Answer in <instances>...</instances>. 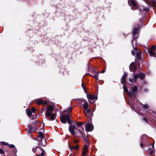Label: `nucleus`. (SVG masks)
I'll return each mask as SVG.
<instances>
[{"label":"nucleus","mask_w":156,"mask_h":156,"mask_svg":"<svg viewBox=\"0 0 156 156\" xmlns=\"http://www.w3.org/2000/svg\"><path fill=\"white\" fill-rule=\"evenodd\" d=\"M82 123L80 122L76 123V125L77 127L78 128L76 127L75 125L73 127L70 126L69 128V130L71 133L73 135L77 136H79L83 134V133L81 130V129L84 131L83 129L81 126Z\"/></svg>","instance_id":"nucleus-1"},{"label":"nucleus","mask_w":156,"mask_h":156,"mask_svg":"<svg viewBox=\"0 0 156 156\" xmlns=\"http://www.w3.org/2000/svg\"><path fill=\"white\" fill-rule=\"evenodd\" d=\"M72 109L71 107H69L67 110H65L63 114L60 116V121L64 124L66 123L67 122L68 124H70L71 121L69 118L70 113L71 112Z\"/></svg>","instance_id":"nucleus-2"},{"label":"nucleus","mask_w":156,"mask_h":156,"mask_svg":"<svg viewBox=\"0 0 156 156\" xmlns=\"http://www.w3.org/2000/svg\"><path fill=\"white\" fill-rule=\"evenodd\" d=\"M54 109V107L52 105H48L46 111V116L47 117H50V120L51 121L55 119V114L52 113Z\"/></svg>","instance_id":"nucleus-3"},{"label":"nucleus","mask_w":156,"mask_h":156,"mask_svg":"<svg viewBox=\"0 0 156 156\" xmlns=\"http://www.w3.org/2000/svg\"><path fill=\"white\" fill-rule=\"evenodd\" d=\"M128 3L130 5L132 6L131 9L133 10H135L138 8L137 4L134 0H129Z\"/></svg>","instance_id":"nucleus-4"},{"label":"nucleus","mask_w":156,"mask_h":156,"mask_svg":"<svg viewBox=\"0 0 156 156\" xmlns=\"http://www.w3.org/2000/svg\"><path fill=\"white\" fill-rule=\"evenodd\" d=\"M89 146H87L86 145H84L82 149V151L81 156H89L88 155Z\"/></svg>","instance_id":"nucleus-5"},{"label":"nucleus","mask_w":156,"mask_h":156,"mask_svg":"<svg viewBox=\"0 0 156 156\" xmlns=\"http://www.w3.org/2000/svg\"><path fill=\"white\" fill-rule=\"evenodd\" d=\"M147 49L151 56L154 57H156V54L153 52V51L156 49V46L155 45L152 46L150 49L148 48H147Z\"/></svg>","instance_id":"nucleus-6"},{"label":"nucleus","mask_w":156,"mask_h":156,"mask_svg":"<svg viewBox=\"0 0 156 156\" xmlns=\"http://www.w3.org/2000/svg\"><path fill=\"white\" fill-rule=\"evenodd\" d=\"M87 97L88 98L89 102L90 103L93 102L91 101V100L94 101L95 100L96 101L97 99V97L95 95L87 94Z\"/></svg>","instance_id":"nucleus-7"},{"label":"nucleus","mask_w":156,"mask_h":156,"mask_svg":"<svg viewBox=\"0 0 156 156\" xmlns=\"http://www.w3.org/2000/svg\"><path fill=\"white\" fill-rule=\"evenodd\" d=\"M137 68L136 64L135 62H132L129 66V69L130 71L133 72L134 73L135 72Z\"/></svg>","instance_id":"nucleus-8"},{"label":"nucleus","mask_w":156,"mask_h":156,"mask_svg":"<svg viewBox=\"0 0 156 156\" xmlns=\"http://www.w3.org/2000/svg\"><path fill=\"white\" fill-rule=\"evenodd\" d=\"M86 130L88 131H91L93 129V126L90 123L87 124L86 126Z\"/></svg>","instance_id":"nucleus-9"},{"label":"nucleus","mask_w":156,"mask_h":156,"mask_svg":"<svg viewBox=\"0 0 156 156\" xmlns=\"http://www.w3.org/2000/svg\"><path fill=\"white\" fill-rule=\"evenodd\" d=\"M141 52L139 50L137 51L136 58L139 60L142 61L143 60V59L141 58Z\"/></svg>","instance_id":"nucleus-10"},{"label":"nucleus","mask_w":156,"mask_h":156,"mask_svg":"<svg viewBox=\"0 0 156 156\" xmlns=\"http://www.w3.org/2000/svg\"><path fill=\"white\" fill-rule=\"evenodd\" d=\"M84 112L86 116H90L91 114V110L90 109H87L84 110Z\"/></svg>","instance_id":"nucleus-11"},{"label":"nucleus","mask_w":156,"mask_h":156,"mask_svg":"<svg viewBox=\"0 0 156 156\" xmlns=\"http://www.w3.org/2000/svg\"><path fill=\"white\" fill-rule=\"evenodd\" d=\"M127 74L125 73L122 76L121 79V83L122 84H124L126 82V79Z\"/></svg>","instance_id":"nucleus-12"},{"label":"nucleus","mask_w":156,"mask_h":156,"mask_svg":"<svg viewBox=\"0 0 156 156\" xmlns=\"http://www.w3.org/2000/svg\"><path fill=\"white\" fill-rule=\"evenodd\" d=\"M40 150L41 151V153L39 155H37V153L36 154V155L37 156H44V154L45 153V151L43 149L41 148L40 149Z\"/></svg>","instance_id":"nucleus-13"},{"label":"nucleus","mask_w":156,"mask_h":156,"mask_svg":"<svg viewBox=\"0 0 156 156\" xmlns=\"http://www.w3.org/2000/svg\"><path fill=\"white\" fill-rule=\"evenodd\" d=\"M35 101L37 104L38 105H40L43 103V100L41 99H36Z\"/></svg>","instance_id":"nucleus-14"},{"label":"nucleus","mask_w":156,"mask_h":156,"mask_svg":"<svg viewBox=\"0 0 156 156\" xmlns=\"http://www.w3.org/2000/svg\"><path fill=\"white\" fill-rule=\"evenodd\" d=\"M138 28H138H135L134 29L133 32V34L134 36V37H136V35L137 34L138 31Z\"/></svg>","instance_id":"nucleus-15"},{"label":"nucleus","mask_w":156,"mask_h":156,"mask_svg":"<svg viewBox=\"0 0 156 156\" xmlns=\"http://www.w3.org/2000/svg\"><path fill=\"white\" fill-rule=\"evenodd\" d=\"M139 76V77L140 79H141L142 80H143L144 79V74L143 73H140L138 74Z\"/></svg>","instance_id":"nucleus-16"},{"label":"nucleus","mask_w":156,"mask_h":156,"mask_svg":"<svg viewBox=\"0 0 156 156\" xmlns=\"http://www.w3.org/2000/svg\"><path fill=\"white\" fill-rule=\"evenodd\" d=\"M38 136L41 138V139H44V134L41 132H40L38 134Z\"/></svg>","instance_id":"nucleus-17"},{"label":"nucleus","mask_w":156,"mask_h":156,"mask_svg":"<svg viewBox=\"0 0 156 156\" xmlns=\"http://www.w3.org/2000/svg\"><path fill=\"white\" fill-rule=\"evenodd\" d=\"M88 104L87 101H86L83 105V108L85 109H87L88 107Z\"/></svg>","instance_id":"nucleus-18"},{"label":"nucleus","mask_w":156,"mask_h":156,"mask_svg":"<svg viewBox=\"0 0 156 156\" xmlns=\"http://www.w3.org/2000/svg\"><path fill=\"white\" fill-rule=\"evenodd\" d=\"M27 113L29 116H30L32 115V112L29 109H27Z\"/></svg>","instance_id":"nucleus-19"},{"label":"nucleus","mask_w":156,"mask_h":156,"mask_svg":"<svg viewBox=\"0 0 156 156\" xmlns=\"http://www.w3.org/2000/svg\"><path fill=\"white\" fill-rule=\"evenodd\" d=\"M85 144L84 145H86L87 146H89V140L88 138H87L85 141Z\"/></svg>","instance_id":"nucleus-20"},{"label":"nucleus","mask_w":156,"mask_h":156,"mask_svg":"<svg viewBox=\"0 0 156 156\" xmlns=\"http://www.w3.org/2000/svg\"><path fill=\"white\" fill-rule=\"evenodd\" d=\"M137 90V87L136 86H135L132 89V92L133 93L136 92Z\"/></svg>","instance_id":"nucleus-21"},{"label":"nucleus","mask_w":156,"mask_h":156,"mask_svg":"<svg viewBox=\"0 0 156 156\" xmlns=\"http://www.w3.org/2000/svg\"><path fill=\"white\" fill-rule=\"evenodd\" d=\"M97 73V75H91L92 76L94 77L96 80H98L99 79L98 76H99V73Z\"/></svg>","instance_id":"nucleus-22"},{"label":"nucleus","mask_w":156,"mask_h":156,"mask_svg":"<svg viewBox=\"0 0 156 156\" xmlns=\"http://www.w3.org/2000/svg\"><path fill=\"white\" fill-rule=\"evenodd\" d=\"M139 77V76L138 75V74H136L135 75L134 77V81L135 82H136L137 81V79H138V78Z\"/></svg>","instance_id":"nucleus-23"},{"label":"nucleus","mask_w":156,"mask_h":156,"mask_svg":"<svg viewBox=\"0 0 156 156\" xmlns=\"http://www.w3.org/2000/svg\"><path fill=\"white\" fill-rule=\"evenodd\" d=\"M41 148L39 147V146H37L36 148H33V149H32V151H33V152H34V153H36V151H37V149H39V150H40V149H41Z\"/></svg>","instance_id":"nucleus-24"},{"label":"nucleus","mask_w":156,"mask_h":156,"mask_svg":"<svg viewBox=\"0 0 156 156\" xmlns=\"http://www.w3.org/2000/svg\"><path fill=\"white\" fill-rule=\"evenodd\" d=\"M123 88L125 92H126V93H128V90L127 89L126 86L124 85L123 87Z\"/></svg>","instance_id":"nucleus-25"},{"label":"nucleus","mask_w":156,"mask_h":156,"mask_svg":"<svg viewBox=\"0 0 156 156\" xmlns=\"http://www.w3.org/2000/svg\"><path fill=\"white\" fill-rule=\"evenodd\" d=\"M69 147L71 151L75 149L74 147L73 146H69Z\"/></svg>","instance_id":"nucleus-26"},{"label":"nucleus","mask_w":156,"mask_h":156,"mask_svg":"<svg viewBox=\"0 0 156 156\" xmlns=\"http://www.w3.org/2000/svg\"><path fill=\"white\" fill-rule=\"evenodd\" d=\"M143 108L144 109H147L148 108V106L147 105H143Z\"/></svg>","instance_id":"nucleus-27"},{"label":"nucleus","mask_w":156,"mask_h":156,"mask_svg":"<svg viewBox=\"0 0 156 156\" xmlns=\"http://www.w3.org/2000/svg\"><path fill=\"white\" fill-rule=\"evenodd\" d=\"M75 149L76 150H77L79 148V146L78 145H77L75 147H74Z\"/></svg>","instance_id":"nucleus-28"},{"label":"nucleus","mask_w":156,"mask_h":156,"mask_svg":"<svg viewBox=\"0 0 156 156\" xmlns=\"http://www.w3.org/2000/svg\"><path fill=\"white\" fill-rule=\"evenodd\" d=\"M82 86L85 92L86 91V88H85V86L83 84V83H82Z\"/></svg>","instance_id":"nucleus-29"},{"label":"nucleus","mask_w":156,"mask_h":156,"mask_svg":"<svg viewBox=\"0 0 156 156\" xmlns=\"http://www.w3.org/2000/svg\"><path fill=\"white\" fill-rule=\"evenodd\" d=\"M31 110H32V111L33 112H35L36 110L35 108H32Z\"/></svg>","instance_id":"nucleus-30"},{"label":"nucleus","mask_w":156,"mask_h":156,"mask_svg":"<svg viewBox=\"0 0 156 156\" xmlns=\"http://www.w3.org/2000/svg\"><path fill=\"white\" fill-rule=\"evenodd\" d=\"M42 140H41V142L42 143H41V144H42V145L43 146H45L46 144V141L45 140H44V144H43L42 142Z\"/></svg>","instance_id":"nucleus-31"},{"label":"nucleus","mask_w":156,"mask_h":156,"mask_svg":"<svg viewBox=\"0 0 156 156\" xmlns=\"http://www.w3.org/2000/svg\"><path fill=\"white\" fill-rule=\"evenodd\" d=\"M4 153V151L1 149L0 148V154H3Z\"/></svg>","instance_id":"nucleus-32"},{"label":"nucleus","mask_w":156,"mask_h":156,"mask_svg":"<svg viewBox=\"0 0 156 156\" xmlns=\"http://www.w3.org/2000/svg\"><path fill=\"white\" fill-rule=\"evenodd\" d=\"M74 143L75 144H77L79 142V141L78 140H74Z\"/></svg>","instance_id":"nucleus-33"},{"label":"nucleus","mask_w":156,"mask_h":156,"mask_svg":"<svg viewBox=\"0 0 156 156\" xmlns=\"http://www.w3.org/2000/svg\"><path fill=\"white\" fill-rule=\"evenodd\" d=\"M131 53H132V54L133 55H134L135 54V52L133 50L132 51H131Z\"/></svg>","instance_id":"nucleus-34"},{"label":"nucleus","mask_w":156,"mask_h":156,"mask_svg":"<svg viewBox=\"0 0 156 156\" xmlns=\"http://www.w3.org/2000/svg\"><path fill=\"white\" fill-rule=\"evenodd\" d=\"M143 120L146 122L147 123V119L145 118H143Z\"/></svg>","instance_id":"nucleus-35"},{"label":"nucleus","mask_w":156,"mask_h":156,"mask_svg":"<svg viewBox=\"0 0 156 156\" xmlns=\"http://www.w3.org/2000/svg\"><path fill=\"white\" fill-rule=\"evenodd\" d=\"M9 146L10 147H11V148H13V147H15L13 145H12V144L9 145Z\"/></svg>","instance_id":"nucleus-36"},{"label":"nucleus","mask_w":156,"mask_h":156,"mask_svg":"<svg viewBox=\"0 0 156 156\" xmlns=\"http://www.w3.org/2000/svg\"><path fill=\"white\" fill-rule=\"evenodd\" d=\"M105 70H103L102 71H101V73H105Z\"/></svg>","instance_id":"nucleus-37"},{"label":"nucleus","mask_w":156,"mask_h":156,"mask_svg":"<svg viewBox=\"0 0 156 156\" xmlns=\"http://www.w3.org/2000/svg\"><path fill=\"white\" fill-rule=\"evenodd\" d=\"M43 104L44 105H46L47 104V102L46 101H44V102H43Z\"/></svg>","instance_id":"nucleus-38"},{"label":"nucleus","mask_w":156,"mask_h":156,"mask_svg":"<svg viewBox=\"0 0 156 156\" xmlns=\"http://www.w3.org/2000/svg\"><path fill=\"white\" fill-rule=\"evenodd\" d=\"M129 80L131 82H133V80L131 79H129Z\"/></svg>","instance_id":"nucleus-39"},{"label":"nucleus","mask_w":156,"mask_h":156,"mask_svg":"<svg viewBox=\"0 0 156 156\" xmlns=\"http://www.w3.org/2000/svg\"><path fill=\"white\" fill-rule=\"evenodd\" d=\"M69 156H74V154H70Z\"/></svg>","instance_id":"nucleus-40"},{"label":"nucleus","mask_w":156,"mask_h":156,"mask_svg":"<svg viewBox=\"0 0 156 156\" xmlns=\"http://www.w3.org/2000/svg\"><path fill=\"white\" fill-rule=\"evenodd\" d=\"M140 145H141V147H142L143 146V144H142V143L141 144H140Z\"/></svg>","instance_id":"nucleus-41"},{"label":"nucleus","mask_w":156,"mask_h":156,"mask_svg":"<svg viewBox=\"0 0 156 156\" xmlns=\"http://www.w3.org/2000/svg\"><path fill=\"white\" fill-rule=\"evenodd\" d=\"M5 145H8V144L6 143H5Z\"/></svg>","instance_id":"nucleus-42"},{"label":"nucleus","mask_w":156,"mask_h":156,"mask_svg":"<svg viewBox=\"0 0 156 156\" xmlns=\"http://www.w3.org/2000/svg\"><path fill=\"white\" fill-rule=\"evenodd\" d=\"M152 147H153V148L154 147V145H153Z\"/></svg>","instance_id":"nucleus-43"}]
</instances>
